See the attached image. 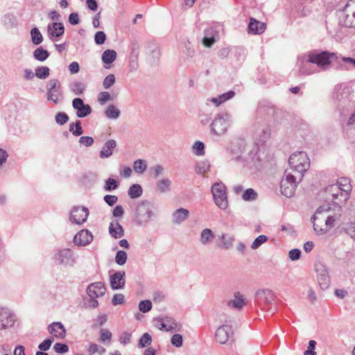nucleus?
Here are the masks:
<instances>
[{"instance_id": "53", "label": "nucleus", "mask_w": 355, "mask_h": 355, "mask_svg": "<svg viewBox=\"0 0 355 355\" xmlns=\"http://www.w3.org/2000/svg\"><path fill=\"white\" fill-rule=\"evenodd\" d=\"M69 120L68 115L64 112H58L55 115V121L59 125L65 124Z\"/></svg>"}, {"instance_id": "36", "label": "nucleus", "mask_w": 355, "mask_h": 355, "mask_svg": "<svg viewBox=\"0 0 355 355\" xmlns=\"http://www.w3.org/2000/svg\"><path fill=\"white\" fill-rule=\"evenodd\" d=\"M50 69L48 67L41 66L35 69V76L40 79H46L49 76Z\"/></svg>"}, {"instance_id": "18", "label": "nucleus", "mask_w": 355, "mask_h": 355, "mask_svg": "<svg viewBox=\"0 0 355 355\" xmlns=\"http://www.w3.org/2000/svg\"><path fill=\"white\" fill-rule=\"evenodd\" d=\"M110 235L115 239H121L124 236V229L117 220L112 221L108 227Z\"/></svg>"}, {"instance_id": "54", "label": "nucleus", "mask_w": 355, "mask_h": 355, "mask_svg": "<svg viewBox=\"0 0 355 355\" xmlns=\"http://www.w3.org/2000/svg\"><path fill=\"white\" fill-rule=\"evenodd\" d=\"M53 349L59 354H64L69 351L68 345L60 343H56L53 346Z\"/></svg>"}, {"instance_id": "5", "label": "nucleus", "mask_w": 355, "mask_h": 355, "mask_svg": "<svg viewBox=\"0 0 355 355\" xmlns=\"http://www.w3.org/2000/svg\"><path fill=\"white\" fill-rule=\"evenodd\" d=\"M275 299V295L271 290L268 288L259 289L256 291L254 295V303L262 310H266L269 312L271 309L269 306L272 305Z\"/></svg>"}, {"instance_id": "23", "label": "nucleus", "mask_w": 355, "mask_h": 355, "mask_svg": "<svg viewBox=\"0 0 355 355\" xmlns=\"http://www.w3.org/2000/svg\"><path fill=\"white\" fill-rule=\"evenodd\" d=\"M74 243L78 246H85L89 243V230L84 229L79 231L73 238Z\"/></svg>"}, {"instance_id": "42", "label": "nucleus", "mask_w": 355, "mask_h": 355, "mask_svg": "<svg viewBox=\"0 0 355 355\" xmlns=\"http://www.w3.org/2000/svg\"><path fill=\"white\" fill-rule=\"evenodd\" d=\"M209 168L210 164L208 162H200L196 164L195 171L196 173L202 175L207 173Z\"/></svg>"}, {"instance_id": "7", "label": "nucleus", "mask_w": 355, "mask_h": 355, "mask_svg": "<svg viewBox=\"0 0 355 355\" xmlns=\"http://www.w3.org/2000/svg\"><path fill=\"white\" fill-rule=\"evenodd\" d=\"M300 182L295 175L289 172L288 169L286 170L280 184L282 193L286 197H291Z\"/></svg>"}, {"instance_id": "37", "label": "nucleus", "mask_w": 355, "mask_h": 355, "mask_svg": "<svg viewBox=\"0 0 355 355\" xmlns=\"http://www.w3.org/2000/svg\"><path fill=\"white\" fill-rule=\"evenodd\" d=\"M133 168L137 173L142 174L147 168L146 162L141 159H137L133 164Z\"/></svg>"}, {"instance_id": "43", "label": "nucleus", "mask_w": 355, "mask_h": 355, "mask_svg": "<svg viewBox=\"0 0 355 355\" xmlns=\"http://www.w3.org/2000/svg\"><path fill=\"white\" fill-rule=\"evenodd\" d=\"M318 284L323 291L329 288L330 285V277L329 275H323L318 277Z\"/></svg>"}, {"instance_id": "19", "label": "nucleus", "mask_w": 355, "mask_h": 355, "mask_svg": "<svg viewBox=\"0 0 355 355\" xmlns=\"http://www.w3.org/2000/svg\"><path fill=\"white\" fill-rule=\"evenodd\" d=\"M48 331L54 337L64 338L66 335V330L61 322H53L48 326Z\"/></svg>"}, {"instance_id": "48", "label": "nucleus", "mask_w": 355, "mask_h": 355, "mask_svg": "<svg viewBox=\"0 0 355 355\" xmlns=\"http://www.w3.org/2000/svg\"><path fill=\"white\" fill-rule=\"evenodd\" d=\"M315 270L317 273V277L329 275L327 267L321 262H318L315 264Z\"/></svg>"}, {"instance_id": "60", "label": "nucleus", "mask_w": 355, "mask_h": 355, "mask_svg": "<svg viewBox=\"0 0 355 355\" xmlns=\"http://www.w3.org/2000/svg\"><path fill=\"white\" fill-rule=\"evenodd\" d=\"M119 341L124 345L129 344L131 341V334L127 331H123L120 335Z\"/></svg>"}, {"instance_id": "34", "label": "nucleus", "mask_w": 355, "mask_h": 355, "mask_svg": "<svg viewBox=\"0 0 355 355\" xmlns=\"http://www.w3.org/2000/svg\"><path fill=\"white\" fill-rule=\"evenodd\" d=\"M121 112L114 105H110L105 111V114L108 119H116L119 117Z\"/></svg>"}, {"instance_id": "10", "label": "nucleus", "mask_w": 355, "mask_h": 355, "mask_svg": "<svg viewBox=\"0 0 355 355\" xmlns=\"http://www.w3.org/2000/svg\"><path fill=\"white\" fill-rule=\"evenodd\" d=\"M47 100L58 103L60 92V83L57 79L50 80L46 85Z\"/></svg>"}, {"instance_id": "17", "label": "nucleus", "mask_w": 355, "mask_h": 355, "mask_svg": "<svg viewBox=\"0 0 355 355\" xmlns=\"http://www.w3.org/2000/svg\"><path fill=\"white\" fill-rule=\"evenodd\" d=\"M72 106L76 110L78 117L83 118L89 114V105H85L81 98H74L72 101Z\"/></svg>"}, {"instance_id": "3", "label": "nucleus", "mask_w": 355, "mask_h": 355, "mask_svg": "<svg viewBox=\"0 0 355 355\" xmlns=\"http://www.w3.org/2000/svg\"><path fill=\"white\" fill-rule=\"evenodd\" d=\"M309 57V62L315 64L320 70H327L331 63L337 59L336 53L327 51H319L317 50L308 52L306 54Z\"/></svg>"}, {"instance_id": "15", "label": "nucleus", "mask_w": 355, "mask_h": 355, "mask_svg": "<svg viewBox=\"0 0 355 355\" xmlns=\"http://www.w3.org/2000/svg\"><path fill=\"white\" fill-rule=\"evenodd\" d=\"M15 318L10 310L6 308L0 309V330L6 329L14 324Z\"/></svg>"}, {"instance_id": "58", "label": "nucleus", "mask_w": 355, "mask_h": 355, "mask_svg": "<svg viewBox=\"0 0 355 355\" xmlns=\"http://www.w3.org/2000/svg\"><path fill=\"white\" fill-rule=\"evenodd\" d=\"M53 342V338L45 339L42 343H41L39 345L38 348L41 351L46 352L49 349Z\"/></svg>"}, {"instance_id": "40", "label": "nucleus", "mask_w": 355, "mask_h": 355, "mask_svg": "<svg viewBox=\"0 0 355 355\" xmlns=\"http://www.w3.org/2000/svg\"><path fill=\"white\" fill-rule=\"evenodd\" d=\"M69 131L75 136H80L83 134L81 123L77 120L75 123H72L69 125Z\"/></svg>"}, {"instance_id": "11", "label": "nucleus", "mask_w": 355, "mask_h": 355, "mask_svg": "<svg viewBox=\"0 0 355 355\" xmlns=\"http://www.w3.org/2000/svg\"><path fill=\"white\" fill-rule=\"evenodd\" d=\"M89 211L85 207H74L70 213V220L76 224H82L87 220Z\"/></svg>"}, {"instance_id": "26", "label": "nucleus", "mask_w": 355, "mask_h": 355, "mask_svg": "<svg viewBox=\"0 0 355 355\" xmlns=\"http://www.w3.org/2000/svg\"><path fill=\"white\" fill-rule=\"evenodd\" d=\"M130 60L131 63H135L138 62V58L139 55V42L134 39L131 41L130 45Z\"/></svg>"}, {"instance_id": "47", "label": "nucleus", "mask_w": 355, "mask_h": 355, "mask_svg": "<svg viewBox=\"0 0 355 355\" xmlns=\"http://www.w3.org/2000/svg\"><path fill=\"white\" fill-rule=\"evenodd\" d=\"M152 342L151 336L148 333H145L141 337L139 340L138 347L144 348L149 345H150Z\"/></svg>"}, {"instance_id": "21", "label": "nucleus", "mask_w": 355, "mask_h": 355, "mask_svg": "<svg viewBox=\"0 0 355 355\" xmlns=\"http://www.w3.org/2000/svg\"><path fill=\"white\" fill-rule=\"evenodd\" d=\"M189 216V212L187 209L179 208L172 214V222L174 224L180 225L186 220Z\"/></svg>"}, {"instance_id": "22", "label": "nucleus", "mask_w": 355, "mask_h": 355, "mask_svg": "<svg viewBox=\"0 0 355 355\" xmlns=\"http://www.w3.org/2000/svg\"><path fill=\"white\" fill-rule=\"evenodd\" d=\"M48 33L51 37H59L64 34V28L62 23L53 22L48 25Z\"/></svg>"}, {"instance_id": "52", "label": "nucleus", "mask_w": 355, "mask_h": 355, "mask_svg": "<svg viewBox=\"0 0 355 355\" xmlns=\"http://www.w3.org/2000/svg\"><path fill=\"white\" fill-rule=\"evenodd\" d=\"M116 81L115 76L114 74H109L107 76L103 83V87L105 89H109L112 86Z\"/></svg>"}, {"instance_id": "50", "label": "nucleus", "mask_w": 355, "mask_h": 355, "mask_svg": "<svg viewBox=\"0 0 355 355\" xmlns=\"http://www.w3.org/2000/svg\"><path fill=\"white\" fill-rule=\"evenodd\" d=\"M152 309V302L148 300H142L139 304V309L143 313H147Z\"/></svg>"}, {"instance_id": "51", "label": "nucleus", "mask_w": 355, "mask_h": 355, "mask_svg": "<svg viewBox=\"0 0 355 355\" xmlns=\"http://www.w3.org/2000/svg\"><path fill=\"white\" fill-rule=\"evenodd\" d=\"M268 237L265 235H260L255 239L251 245V248L254 250L257 249L261 245L266 242Z\"/></svg>"}, {"instance_id": "6", "label": "nucleus", "mask_w": 355, "mask_h": 355, "mask_svg": "<svg viewBox=\"0 0 355 355\" xmlns=\"http://www.w3.org/2000/svg\"><path fill=\"white\" fill-rule=\"evenodd\" d=\"M153 215L150 203L147 200H143L137 206L135 220L137 225H144L148 223Z\"/></svg>"}, {"instance_id": "61", "label": "nucleus", "mask_w": 355, "mask_h": 355, "mask_svg": "<svg viewBox=\"0 0 355 355\" xmlns=\"http://www.w3.org/2000/svg\"><path fill=\"white\" fill-rule=\"evenodd\" d=\"M106 40V35L103 31H98L94 36V41L97 44H103Z\"/></svg>"}, {"instance_id": "9", "label": "nucleus", "mask_w": 355, "mask_h": 355, "mask_svg": "<svg viewBox=\"0 0 355 355\" xmlns=\"http://www.w3.org/2000/svg\"><path fill=\"white\" fill-rule=\"evenodd\" d=\"M211 193L216 205L221 209H225L228 206L226 187L222 182L214 183L211 187Z\"/></svg>"}, {"instance_id": "24", "label": "nucleus", "mask_w": 355, "mask_h": 355, "mask_svg": "<svg viewBox=\"0 0 355 355\" xmlns=\"http://www.w3.org/2000/svg\"><path fill=\"white\" fill-rule=\"evenodd\" d=\"M116 146V142L114 139H110L103 145L102 150L100 152V157L101 158L110 157L112 153L113 150Z\"/></svg>"}, {"instance_id": "55", "label": "nucleus", "mask_w": 355, "mask_h": 355, "mask_svg": "<svg viewBox=\"0 0 355 355\" xmlns=\"http://www.w3.org/2000/svg\"><path fill=\"white\" fill-rule=\"evenodd\" d=\"M316 344L315 340H310L307 349L304 352V355H317V353L315 352Z\"/></svg>"}, {"instance_id": "4", "label": "nucleus", "mask_w": 355, "mask_h": 355, "mask_svg": "<svg viewBox=\"0 0 355 355\" xmlns=\"http://www.w3.org/2000/svg\"><path fill=\"white\" fill-rule=\"evenodd\" d=\"M231 124V116L226 112L217 114L210 124L211 135L221 136L225 134Z\"/></svg>"}, {"instance_id": "27", "label": "nucleus", "mask_w": 355, "mask_h": 355, "mask_svg": "<svg viewBox=\"0 0 355 355\" xmlns=\"http://www.w3.org/2000/svg\"><path fill=\"white\" fill-rule=\"evenodd\" d=\"M105 291L106 288L103 282H98L90 284V293H92L94 297L103 296Z\"/></svg>"}, {"instance_id": "12", "label": "nucleus", "mask_w": 355, "mask_h": 355, "mask_svg": "<svg viewBox=\"0 0 355 355\" xmlns=\"http://www.w3.org/2000/svg\"><path fill=\"white\" fill-rule=\"evenodd\" d=\"M233 336L232 327L227 324L220 326L215 332V338L220 344H225Z\"/></svg>"}, {"instance_id": "30", "label": "nucleus", "mask_w": 355, "mask_h": 355, "mask_svg": "<svg viewBox=\"0 0 355 355\" xmlns=\"http://www.w3.org/2000/svg\"><path fill=\"white\" fill-rule=\"evenodd\" d=\"M215 235L211 230L205 228L201 232L200 241L202 245H206L211 243Z\"/></svg>"}, {"instance_id": "29", "label": "nucleus", "mask_w": 355, "mask_h": 355, "mask_svg": "<svg viewBox=\"0 0 355 355\" xmlns=\"http://www.w3.org/2000/svg\"><path fill=\"white\" fill-rule=\"evenodd\" d=\"M116 58V52L114 50H105L102 54V60L105 63V67L109 69L110 64H112Z\"/></svg>"}, {"instance_id": "62", "label": "nucleus", "mask_w": 355, "mask_h": 355, "mask_svg": "<svg viewBox=\"0 0 355 355\" xmlns=\"http://www.w3.org/2000/svg\"><path fill=\"white\" fill-rule=\"evenodd\" d=\"M124 302V295L121 293L114 294L112 299V303L114 306L122 304Z\"/></svg>"}, {"instance_id": "1", "label": "nucleus", "mask_w": 355, "mask_h": 355, "mask_svg": "<svg viewBox=\"0 0 355 355\" xmlns=\"http://www.w3.org/2000/svg\"><path fill=\"white\" fill-rule=\"evenodd\" d=\"M352 187L350 180L345 177L339 178L336 184L327 188V192L331 196V200L335 205H340L345 202L349 198Z\"/></svg>"}, {"instance_id": "2", "label": "nucleus", "mask_w": 355, "mask_h": 355, "mask_svg": "<svg viewBox=\"0 0 355 355\" xmlns=\"http://www.w3.org/2000/svg\"><path fill=\"white\" fill-rule=\"evenodd\" d=\"M291 173L296 175L299 181H302L304 173L310 167V159L307 154L303 151L293 153L288 159Z\"/></svg>"}, {"instance_id": "59", "label": "nucleus", "mask_w": 355, "mask_h": 355, "mask_svg": "<svg viewBox=\"0 0 355 355\" xmlns=\"http://www.w3.org/2000/svg\"><path fill=\"white\" fill-rule=\"evenodd\" d=\"M111 99V96L107 92H102L98 94V101L101 105H104Z\"/></svg>"}, {"instance_id": "25", "label": "nucleus", "mask_w": 355, "mask_h": 355, "mask_svg": "<svg viewBox=\"0 0 355 355\" xmlns=\"http://www.w3.org/2000/svg\"><path fill=\"white\" fill-rule=\"evenodd\" d=\"M157 327L161 330L170 331L175 329L177 324L173 318L166 317Z\"/></svg>"}, {"instance_id": "44", "label": "nucleus", "mask_w": 355, "mask_h": 355, "mask_svg": "<svg viewBox=\"0 0 355 355\" xmlns=\"http://www.w3.org/2000/svg\"><path fill=\"white\" fill-rule=\"evenodd\" d=\"M119 183L114 179L108 178L105 183L104 190L105 191H112L119 187Z\"/></svg>"}, {"instance_id": "57", "label": "nucleus", "mask_w": 355, "mask_h": 355, "mask_svg": "<svg viewBox=\"0 0 355 355\" xmlns=\"http://www.w3.org/2000/svg\"><path fill=\"white\" fill-rule=\"evenodd\" d=\"M235 95V92L234 91H229L228 92L224 93L221 95L218 96L219 101L220 104L225 103V101L232 98Z\"/></svg>"}, {"instance_id": "45", "label": "nucleus", "mask_w": 355, "mask_h": 355, "mask_svg": "<svg viewBox=\"0 0 355 355\" xmlns=\"http://www.w3.org/2000/svg\"><path fill=\"white\" fill-rule=\"evenodd\" d=\"M128 259V254L124 250H119L115 256V262L119 265H124Z\"/></svg>"}, {"instance_id": "14", "label": "nucleus", "mask_w": 355, "mask_h": 355, "mask_svg": "<svg viewBox=\"0 0 355 355\" xmlns=\"http://www.w3.org/2000/svg\"><path fill=\"white\" fill-rule=\"evenodd\" d=\"M299 72L301 74L311 75L318 72L317 68L315 67L311 62H309L307 55H303L298 61Z\"/></svg>"}, {"instance_id": "32", "label": "nucleus", "mask_w": 355, "mask_h": 355, "mask_svg": "<svg viewBox=\"0 0 355 355\" xmlns=\"http://www.w3.org/2000/svg\"><path fill=\"white\" fill-rule=\"evenodd\" d=\"M49 56L48 51L44 49L42 47L37 48L33 52V57L35 60L43 62L46 60Z\"/></svg>"}, {"instance_id": "46", "label": "nucleus", "mask_w": 355, "mask_h": 355, "mask_svg": "<svg viewBox=\"0 0 355 355\" xmlns=\"http://www.w3.org/2000/svg\"><path fill=\"white\" fill-rule=\"evenodd\" d=\"M193 153L198 156L204 155L205 153V144L200 141H196L193 145Z\"/></svg>"}, {"instance_id": "33", "label": "nucleus", "mask_w": 355, "mask_h": 355, "mask_svg": "<svg viewBox=\"0 0 355 355\" xmlns=\"http://www.w3.org/2000/svg\"><path fill=\"white\" fill-rule=\"evenodd\" d=\"M128 195L130 198H137L142 195L143 190L141 187L138 184L131 185L128 189Z\"/></svg>"}, {"instance_id": "38", "label": "nucleus", "mask_w": 355, "mask_h": 355, "mask_svg": "<svg viewBox=\"0 0 355 355\" xmlns=\"http://www.w3.org/2000/svg\"><path fill=\"white\" fill-rule=\"evenodd\" d=\"M258 197L257 193L253 189H248L242 194V198L245 201H253Z\"/></svg>"}, {"instance_id": "8", "label": "nucleus", "mask_w": 355, "mask_h": 355, "mask_svg": "<svg viewBox=\"0 0 355 355\" xmlns=\"http://www.w3.org/2000/svg\"><path fill=\"white\" fill-rule=\"evenodd\" d=\"M54 263L64 267H72L76 263L73 252L68 248L57 250L52 257Z\"/></svg>"}, {"instance_id": "56", "label": "nucleus", "mask_w": 355, "mask_h": 355, "mask_svg": "<svg viewBox=\"0 0 355 355\" xmlns=\"http://www.w3.org/2000/svg\"><path fill=\"white\" fill-rule=\"evenodd\" d=\"M171 344L176 347H180L182 346V336L180 334H174L171 340Z\"/></svg>"}, {"instance_id": "13", "label": "nucleus", "mask_w": 355, "mask_h": 355, "mask_svg": "<svg viewBox=\"0 0 355 355\" xmlns=\"http://www.w3.org/2000/svg\"><path fill=\"white\" fill-rule=\"evenodd\" d=\"M125 284V273L124 271H117L110 275V284L112 290L123 289Z\"/></svg>"}, {"instance_id": "64", "label": "nucleus", "mask_w": 355, "mask_h": 355, "mask_svg": "<svg viewBox=\"0 0 355 355\" xmlns=\"http://www.w3.org/2000/svg\"><path fill=\"white\" fill-rule=\"evenodd\" d=\"M104 201L110 206H113L118 200L116 196L106 195L103 198Z\"/></svg>"}, {"instance_id": "31", "label": "nucleus", "mask_w": 355, "mask_h": 355, "mask_svg": "<svg viewBox=\"0 0 355 355\" xmlns=\"http://www.w3.org/2000/svg\"><path fill=\"white\" fill-rule=\"evenodd\" d=\"M171 181L168 178H164L157 181L156 187L161 193H166L170 190Z\"/></svg>"}, {"instance_id": "63", "label": "nucleus", "mask_w": 355, "mask_h": 355, "mask_svg": "<svg viewBox=\"0 0 355 355\" xmlns=\"http://www.w3.org/2000/svg\"><path fill=\"white\" fill-rule=\"evenodd\" d=\"M288 256L292 261L298 260L301 256V251L299 249H293L289 251Z\"/></svg>"}, {"instance_id": "41", "label": "nucleus", "mask_w": 355, "mask_h": 355, "mask_svg": "<svg viewBox=\"0 0 355 355\" xmlns=\"http://www.w3.org/2000/svg\"><path fill=\"white\" fill-rule=\"evenodd\" d=\"M221 241H222V245L221 248L225 250L229 249L230 247H232L233 242L234 241V237L232 236H227L225 234H223L221 236Z\"/></svg>"}, {"instance_id": "28", "label": "nucleus", "mask_w": 355, "mask_h": 355, "mask_svg": "<svg viewBox=\"0 0 355 355\" xmlns=\"http://www.w3.org/2000/svg\"><path fill=\"white\" fill-rule=\"evenodd\" d=\"M245 305V299L239 293H234V300H230L227 302V306L237 309H242Z\"/></svg>"}, {"instance_id": "49", "label": "nucleus", "mask_w": 355, "mask_h": 355, "mask_svg": "<svg viewBox=\"0 0 355 355\" xmlns=\"http://www.w3.org/2000/svg\"><path fill=\"white\" fill-rule=\"evenodd\" d=\"M107 320V315L105 313L100 314L96 319L94 320L92 324L93 328H96L98 326H103Z\"/></svg>"}, {"instance_id": "39", "label": "nucleus", "mask_w": 355, "mask_h": 355, "mask_svg": "<svg viewBox=\"0 0 355 355\" xmlns=\"http://www.w3.org/2000/svg\"><path fill=\"white\" fill-rule=\"evenodd\" d=\"M70 89L76 95H80L85 89V86L79 81H74L70 85Z\"/></svg>"}, {"instance_id": "20", "label": "nucleus", "mask_w": 355, "mask_h": 355, "mask_svg": "<svg viewBox=\"0 0 355 355\" xmlns=\"http://www.w3.org/2000/svg\"><path fill=\"white\" fill-rule=\"evenodd\" d=\"M266 28V24L263 22L259 21L254 18L250 19L248 24V32L252 34H261Z\"/></svg>"}, {"instance_id": "35", "label": "nucleus", "mask_w": 355, "mask_h": 355, "mask_svg": "<svg viewBox=\"0 0 355 355\" xmlns=\"http://www.w3.org/2000/svg\"><path fill=\"white\" fill-rule=\"evenodd\" d=\"M31 37L33 44L35 45H39L43 41V36L40 30L36 27L31 29Z\"/></svg>"}, {"instance_id": "16", "label": "nucleus", "mask_w": 355, "mask_h": 355, "mask_svg": "<svg viewBox=\"0 0 355 355\" xmlns=\"http://www.w3.org/2000/svg\"><path fill=\"white\" fill-rule=\"evenodd\" d=\"M202 44L206 47H211L218 39V32L212 27L206 28L204 31Z\"/></svg>"}]
</instances>
